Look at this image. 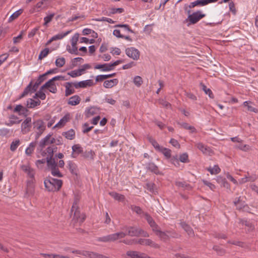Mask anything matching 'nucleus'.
<instances>
[{
  "label": "nucleus",
  "mask_w": 258,
  "mask_h": 258,
  "mask_svg": "<svg viewBox=\"0 0 258 258\" xmlns=\"http://www.w3.org/2000/svg\"><path fill=\"white\" fill-rule=\"evenodd\" d=\"M20 169L27 174V177L30 178V179H35V171L29 164L21 165Z\"/></svg>",
  "instance_id": "nucleus-10"
},
{
  "label": "nucleus",
  "mask_w": 258,
  "mask_h": 258,
  "mask_svg": "<svg viewBox=\"0 0 258 258\" xmlns=\"http://www.w3.org/2000/svg\"><path fill=\"white\" fill-rule=\"evenodd\" d=\"M50 82L49 84L48 87H47V89L49 91V92L52 93H55L57 92V88L56 86L54 83V82L53 81H51V79L48 80L47 81V83H49Z\"/></svg>",
  "instance_id": "nucleus-36"
},
{
  "label": "nucleus",
  "mask_w": 258,
  "mask_h": 258,
  "mask_svg": "<svg viewBox=\"0 0 258 258\" xmlns=\"http://www.w3.org/2000/svg\"><path fill=\"white\" fill-rule=\"evenodd\" d=\"M79 34L77 33L74 34L71 39V44L72 46H77L79 40Z\"/></svg>",
  "instance_id": "nucleus-56"
},
{
  "label": "nucleus",
  "mask_w": 258,
  "mask_h": 258,
  "mask_svg": "<svg viewBox=\"0 0 258 258\" xmlns=\"http://www.w3.org/2000/svg\"><path fill=\"white\" fill-rule=\"evenodd\" d=\"M54 15H55L54 13H52V14H50V15L47 16L46 17H44V23H43V25L47 26L48 23H50L52 21Z\"/></svg>",
  "instance_id": "nucleus-51"
},
{
  "label": "nucleus",
  "mask_w": 258,
  "mask_h": 258,
  "mask_svg": "<svg viewBox=\"0 0 258 258\" xmlns=\"http://www.w3.org/2000/svg\"><path fill=\"white\" fill-rule=\"evenodd\" d=\"M98 241L103 242H112V234L99 237L98 238Z\"/></svg>",
  "instance_id": "nucleus-39"
},
{
  "label": "nucleus",
  "mask_w": 258,
  "mask_h": 258,
  "mask_svg": "<svg viewBox=\"0 0 258 258\" xmlns=\"http://www.w3.org/2000/svg\"><path fill=\"white\" fill-rule=\"evenodd\" d=\"M70 119V114L69 113L66 114L62 118L60 119L58 122L55 124L54 127H62L64 126L66 123Z\"/></svg>",
  "instance_id": "nucleus-19"
},
{
  "label": "nucleus",
  "mask_w": 258,
  "mask_h": 258,
  "mask_svg": "<svg viewBox=\"0 0 258 258\" xmlns=\"http://www.w3.org/2000/svg\"><path fill=\"white\" fill-rule=\"evenodd\" d=\"M66 88L65 96H69L75 93V91L72 87V82H67L64 84Z\"/></svg>",
  "instance_id": "nucleus-16"
},
{
  "label": "nucleus",
  "mask_w": 258,
  "mask_h": 258,
  "mask_svg": "<svg viewBox=\"0 0 258 258\" xmlns=\"http://www.w3.org/2000/svg\"><path fill=\"white\" fill-rule=\"evenodd\" d=\"M72 153L71 157L73 158H76L81 153L83 152V148L80 144H76L72 146Z\"/></svg>",
  "instance_id": "nucleus-15"
},
{
  "label": "nucleus",
  "mask_w": 258,
  "mask_h": 258,
  "mask_svg": "<svg viewBox=\"0 0 258 258\" xmlns=\"http://www.w3.org/2000/svg\"><path fill=\"white\" fill-rule=\"evenodd\" d=\"M137 239H124L120 241V242H122L127 245L136 244Z\"/></svg>",
  "instance_id": "nucleus-63"
},
{
  "label": "nucleus",
  "mask_w": 258,
  "mask_h": 258,
  "mask_svg": "<svg viewBox=\"0 0 258 258\" xmlns=\"http://www.w3.org/2000/svg\"><path fill=\"white\" fill-rule=\"evenodd\" d=\"M95 69H100L103 72L110 71V68H108L107 64H98L94 67Z\"/></svg>",
  "instance_id": "nucleus-41"
},
{
  "label": "nucleus",
  "mask_w": 258,
  "mask_h": 258,
  "mask_svg": "<svg viewBox=\"0 0 258 258\" xmlns=\"http://www.w3.org/2000/svg\"><path fill=\"white\" fill-rule=\"evenodd\" d=\"M158 151L162 153L167 158H171V150L170 149L161 146Z\"/></svg>",
  "instance_id": "nucleus-34"
},
{
  "label": "nucleus",
  "mask_w": 258,
  "mask_h": 258,
  "mask_svg": "<svg viewBox=\"0 0 258 258\" xmlns=\"http://www.w3.org/2000/svg\"><path fill=\"white\" fill-rule=\"evenodd\" d=\"M35 179H29L27 181L26 195L28 196H33L35 191Z\"/></svg>",
  "instance_id": "nucleus-11"
},
{
  "label": "nucleus",
  "mask_w": 258,
  "mask_h": 258,
  "mask_svg": "<svg viewBox=\"0 0 258 258\" xmlns=\"http://www.w3.org/2000/svg\"><path fill=\"white\" fill-rule=\"evenodd\" d=\"M49 52V48H45V49H44L40 52V53L39 55V56H38V59H40V60L42 59L43 58L47 56V55L48 54Z\"/></svg>",
  "instance_id": "nucleus-49"
},
{
  "label": "nucleus",
  "mask_w": 258,
  "mask_h": 258,
  "mask_svg": "<svg viewBox=\"0 0 258 258\" xmlns=\"http://www.w3.org/2000/svg\"><path fill=\"white\" fill-rule=\"evenodd\" d=\"M88 126H89V124L87 122L85 123L83 125V133L84 134L88 133L93 128V126H91L90 127H89Z\"/></svg>",
  "instance_id": "nucleus-62"
},
{
  "label": "nucleus",
  "mask_w": 258,
  "mask_h": 258,
  "mask_svg": "<svg viewBox=\"0 0 258 258\" xmlns=\"http://www.w3.org/2000/svg\"><path fill=\"white\" fill-rule=\"evenodd\" d=\"M126 54L134 60H138L140 57V51L134 47L127 48L125 49Z\"/></svg>",
  "instance_id": "nucleus-7"
},
{
  "label": "nucleus",
  "mask_w": 258,
  "mask_h": 258,
  "mask_svg": "<svg viewBox=\"0 0 258 258\" xmlns=\"http://www.w3.org/2000/svg\"><path fill=\"white\" fill-rule=\"evenodd\" d=\"M67 50L71 54L75 55L80 54L77 46H72V48H71V46L68 45L67 46Z\"/></svg>",
  "instance_id": "nucleus-42"
},
{
  "label": "nucleus",
  "mask_w": 258,
  "mask_h": 258,
  "mask_svg": "<svg viewBox=\"0 0 258 258\" xmlns=\"http://www.w3.org/2000/svg\"><path fill=\"white\" fill-rule=\"evenodd\" d=\"M148 139L149 142L152 145L156 151H158L161 148L157 142L151 137H148Z\"/></svg>",
  "instance_id": "nucleus-40"
},
{
  "label": "nucleus",
  "mask_w": 258,
  "mask_h": 258,
  "mask_svg": "<svg viewBox=\"0 0 258 258\" xmlns=\"http://www.w3.org/2000/svg\"><path fill=\"white\" fill-rule=\"evenodd\" d=\"M80 101V97L78 95H76L69 98L68 103L69 105L75 106L79 104Z\"/></svg>",
  "instance_id": "nucleus-18"
},
{
  "label": "nucleus",
  "mask_w": 258,
  "mask_h": 258,
  "mask_svg": "<svg viewBox=\"0 0 258 258\" xmlns=\"http://www.w3.org/2000/svg\"><path fill=\"white\" fill-rule=\"evenodd\" d=\"M144 216L147 222L151 227L152 231L154 233L156 232L160 229L159 226L156 223L153 218L147 213L144 214Z\"/></svg>",
  "instance_id": "nucleus-8"
},
{
  "label": "nucleus",
  "mask_w": 258,
  "mask_h": 258,
  "mask_svg": "<svg viewBox=\"0 0 258 258\" xmlns=\"http://www.w3.org/2000/svg\"><path fill=\"white\" fill-rule=\"evenodd\" d=\"M41 101L39 100L35 101L33 99L29 98L27 101V106L28 108H32L40 104Z\"/></svg>",
  "instance_id": "nucleus-22"
},
{
  "label": "nucleus",
  "mask_w": 258,
  "mask_h": 258,
  "mask_svg": "<svg viewBox=\"0 0 258 258\" xmlns=\"http://www.w3.org/2000/svg\"><path fill=\"white\" fill-rule=\"evenodd\" d=\"M213 250L216 251L218 255L222 256L225 253V250L223 248L218 245H214L213 247Z\"/></svg>",
  "instance_id": "nucleus-45"
},
{
  "label": "nucleus",
  "mask_w": 258,
  "mask_h": 258,
  "mask_svg": "<svg viewBox=\"0 0 258 258\" xmlns=\"http://www.w3.org/2000/svg\"><path fill=\"white\" fill-rule=\"evenodd\" d=\"M131 209L133 211L136 212L138 214H143V215H144V214L145 213L143 211L142 209L139 206L132 205L131 206Z\"/></svg>",
  "instance_id": "nucleus-55"
},
{
  "label": "nucleus",
  "mask_w": 258,
  "mask_h": 258,
  "mask_svg": "<svg viewBox=\"0 0 258 258\" xmlns=\"http://www.w3.org/2000/svg\"><path fill=\"white\" fill-rule=\"evenodd\" d=\"M124 12L123 8H111L109 9V13L107 14L108 16H110L111 15L115 14L116 13H122Z\"/></svg>",
  "instance_id": "nucleus-44"
},
{
  "label": "nucleus",
  "mask_w": 258,
  "mask_h": 258,
  "mask_svg": "<svg viewBox=\"0 0 258 258\" xmlns=\"http://www.w3.org/2000/svg\"><path fill=\"white\" fill-rule=\"evenodd\" d=\"M46 162L48 168L51 169L57 166V164L55 162L54 158L51 157H46Z\"/></svg>",
  "instance_id": "nucleus-23"
},
{
  "label": "nucleus",
  "mask_w": 258,
  "mask_h": 258,
  "mask_svg": "<svg viewBox=\"0 0 258 258\" xmlns=\"http://www.w3.org/2000/svg\"><path fill=\"white\" fill-rule=\"evenodd\" d=\"M46 79V77L42 74L39 76L36 82L33 85V92H36L38 86Z\"/></svg>",
  "instance_id": "nucleus-20"
},
{
  "label": "nucleus",
  "mask_w": 258,
  "mask_h": 258,
  "mask_svg": "<svg viewBox=\"0 0 258 258\" xmlns=\"http://www.w3.org/2000/svg\"><path fill=\"white\" fill-rule=\"evenodd\" d=\"M44 184L46 189L48 191H58L62 185V181L60 179H57L48 176L44 181Z\"/></svg>",
  "instance_id": "nucleus-1"
},
{
  "label": "nucleus",
  "mask_w": 258,
  "mask_h": 258,
  "mask_svg": "<svg viewBox=\"0 0 258 258\" xmlns=\"http://www.w3.org/2000/svg\"><path fill=\"white\" fill-rule=\"evenodd\" d=\"M32 127V119L30 117H27L21 124V131L23 134H27L30 132Z\"/></svg>",
  "instance_id": "nucleus-6"
},
{
  "label": "nucleus",
  "mask_w": 258,
  "mask_h": 258,
  "mask_svg": "<svg viewBox=\"0 0 258 258\" xmlns=\"http://www.w3.org/2000/svg\"><path fill=\"white\" fill-rule=\"evenodd\" d=\"M62 135L67 139L73 140L75 138V132L74 130L71 129L67 132H63Z\"/></svg>",
  "instance_id": "nucleus-25"
},
{
  "label": "nucleus",
  "mask_w": 258,
  "mask_h": 258,
  "mask_svg": "<svg viewBox=\"0 0 258 258\" xmlns=\"http://www.w3.org/2000/svg\"><path fill=\"white\" fill-rule=\"evenodd\" d=\"M51 135L48 134L45 138L42 139L39 142L38 150H42L46 146L49 144H54L55 139L51 138Z\"/></svg>",
  "instance_id": "nucleus-5"
},
{
  "label": "nucleus",
  "mask_w": 258,
  "mask_h": 258,
  "mask_svg": "<svg viewBox=\"0 0 258 258\" xmlns=\"http://www.w3.org/2000/svg\"><path fill=\"white\" fill-rule=\"evenodd\" d=\"M126 235V234L123 232H120L112 234V242L124 238Z\"/></svg>",
  "instance_id": "nucleus-32"
},
{
  "label": "nucleus",
  "mask_w": 258,
  "mask_h": 258,
  "mask_svg": "<svg viewBox=\"0 0 258 258\" xmlns=\"http://www.w3.org/2000/svg\"><path fill=\"white\" fill-rule=\"evenodd\" d=\"M176 186L184 189L190 190L192 189L191 186L185 182L177 181L175 183Z\"/></svg>",
  "instance_id": "nucleus-35"
},
{
  "label": "nucleus",
  "mask_w": 258,
  "mask_h": 258,
  "mask_svg": "<svg viewBox=\"0 0 258 258\" xmlns=\"http://www.w3.org/2000/svg\"><path fill=\"white\" fill-rule=\"evenodd\" d=\"M133 82L135 85L138 87H140L143 82L142 78L139 76H137L134 78Z\"/></svg>",
  "instance_id": "nucleus-52"
},
{
  "label": "nucleus",
  "mask_w": 258,
  "mask_h": 258,
  "mask_svg": "<svg viewBox=\"0 0 258 258\" xmlns=\"http://www.w3.org/2000/svg\"><path fill=\"white\" fill-rule=\"evenodd\" d=\"M33 98H39L41 100H44L46 98V95L41 90H39L37 92L35 93V95L33 96Z\"/></svg>",
  "instance_id": "nucleus-54"
},
{
  "label": "nucleus",
  "mask_w": 258,
  "mask_h": 258,
  "mask_svg": "<svg viewBox=\"0 0 258 258\" xmlns=\"http://www.w3.org/2000/svg\"><path fill=\"white\" fill-rule=\"evenodd\" d=\"M244 202L241 199V197H239L236 199L233 202L234 205L236 207L237 209L241 210L244 207Z\"/></svg>",
  "instance_id": "nucleus-24"
},
{
  "label": "nucleus",
  "mask_w": 258,
  "mask_h": 258,
  "mask_svg": "<svg viewBox=\"0 0 258 258\" xmlns=\"http://www.w3.org/2000/svg\"><path fill=\"white\" fill-rule=\"evenodd\" d=\"M181 226L184 230L186 232L189 236H193L194 235V232L192 229L185 222L181 223Z\"/></svg>",
  "instance_id": "nucleus-28"
},
{
  "label": "nucleus",
  "mask_w": 258,
  "mask_h": 258,
  "mask_svg": "<svg viewBox=\"0 0 258 258\" xmlns=\"http://www.w3.org/2000/svg\"><path fill=\"white\" fill-rule=\"evenodd\" d=\"M184 10L188 15V17L185 20V21L188 23L187 24L188 26L197 23L200 20L206 16V15L203 14L201 11H197L191 14L190 10L187 9V7L184 8Z\"/></svg>",
  "instance_id": "nucleus-2"
},
{
  "label": "nucleus",
  "mask_w": 258,
  "mask_h": 258,
  "mask_svg": "<svg viewBox=\"0 0 258 258\" xmlns=\"http://www.w3.org/2000/svg\"><path fill=\"white\" fill-rule=\"evenodd\" d=\"M181 125L183 128L189 130L191 133H195L196 131V129L194 126L189 125L187 123H182L181 124Z\"/></svg>",
  "instance_id": "nucleus-47"
},
{
  "label": "nucleus",
  "mask_w": 258,
  "mask_h": 258,
  "mask_svg": "<svg viewBox=\"0 0 258 258\" xmlns=\"http://www.w3.org/2000/svg\"><path fill=\"white\" fill-rule=\"evenodd\" d=\"M95 83H94L92 80H87L85 81H80L81 88H85L87 87H91L94 86Z\"/></svg>",
  "instance_id": "nucleus-30"
},
{
  "label": "nucleus",
  "mask_w": 258,
  "mask_h": 258,
  "mask_svg": "<svg viewBox=\"0 0 258 258\" xmlns=\"http://www.w3.org/2000/svg\"><path fill=\"white\" fill-rule=\"evenodd\" d=\"M78 202L77 199L75 200L71 208V212L72 215L73 214H74V219H76L78 221L80 220V222H83L85 219V217L84 216H82L81 215L78 206Z\"/></svg>",
  "instance_id": "nucleus-4"
},
{
  "label": "nucleus",
  "mask_w": 258,
  "mask_h": 258,
  "mask_svg": "<svg viewBox=\"0 0 258 258\" xmlns=\"http://www.w3.org/2000/svg\"><path fill=\"white\" fill-rule=\"evenodd\" d=\"M206 6L205 0H197L194 2L191 3L188 5L189 9L193 8L196 6Z\"/></svg>",
  "instance_id": "nucleus-33"
},
{
  "label": "nucleus",
  "mask_w": 258,
  "mask_h": 258,
  "mask_svg": "<svg viewBox=\"0 0 258 258\" xmlns=\"http://www.w3.org/2000/svg\"><path fill=\"white\" fill-rule=\"evenodd\" d=\"M201 89L205 92L206 94H208L210 98H214V96L211 90V89L207 88L206 86L203 83H200Z\"/></svg>",
  "instance_id": "nucleus-31"
},
{
  "label": "nucleus",
  "mask_w": 258,
  "mask_h": 258,
  "mask_svg": "<svg viewBox=\"0 0 258 258\" xmlns=\"http://www.w3.org/2000/svg\"><path fill=\"white\" fill-rule=\"evenodd\" d=\"M19 144H20L19 140H17L14 141H13L11 144L10 150L12 151H15L18 148Z\"/></svg>",
  "instance_id": "nucleus-58"
},
{
  "label": "nucleus",
  "mask_w": 258,
  "mask_h": 258,
  "mask_svg": "<svg viewBox=\"0 0 258 258\" xmlns=\"http://www.w3.org/2000/svg\"><path fill=\"white\" fill-rule=\"evenodd\" d=\"M71 32V30H69L64 33H60V34L55 35L52 37L53 40L55 41L57 40L61 39L63 37H64L68 35Z\"/></svg>",
  "instance_id": "nucleus-43"
},
{
  "label": "nucleus",
  "mask_w": 258,
  "mask_h": 258,
  "mask_svg": "<svg viewBox=\"0 0 258 258\" xmlns=\"http://www.w3.org/2000/svg\"><path fill=\"white\" fill-rule=\"evenodd\" d=\"M55 65L59 68H61L63 67L65 63H66V60L64 57H60L58 58L55 60Z\"/></svg>",
  "instance_id": "nucleus-50"
},
{
  "label": "nucleus",
  "mask_w": 258,
  "mask_h": 258,
  "mask_svg": "<svg viewBox=\"0 0 258 258\" xmlns=\"http://www.w3.org/2000/svg\"><path fill=\"white\" fill-rule=\"evenodd\" d=\"M118 83L117 79H113L105 81L103 83V86L106 88H111L116 86Z\"/></svg>",
  "instance_id": "nucleus-17"
},
{
  "label": "nucleus",
  "mask_w": 258,
  "mask_h": 258,
  "mask_svg": "<svg viewBox=\"0 0 258 258\" xmlns=\"http://www.w3.org/2000/svg\"><path fill=\"white\" fill-rule=\"evenodd\" d=\"M68 166H69V169L70 171V172H71L72 174H76L77 175V165L76 164L73 162L72 161H69V163H68Z\"/></svg>",
  "instance_id": "nucleus-37"
},
{
  "label": "nucleus",
  "mask_w": 258,
  "mask_h": 258,
  "mask_svg": "<svg viewBox=\"0 0 258 258\" xmlns=\"http://www.w3.org/2000/svg\"><path fill=\"white\" fill-rule=\"evenodd\" d=\"M220 170L221 169L218 165H215L213 168H210L208 169V171L211 174H218L220 172Z\"/></svg>",
  "instance_id": "nucleus-57"
},
{
  "label": "nucleus",
  "mask_w": 258,
  "mask_h": 258,
  "mask_svg": "<svg viewBox=\"0 0 258 258\" xmlns=\"http://www.w3.org/2000/svg\"><path fill=\"white\" fill-rule=\"evenodd\" d=\"M9 122L7 123V125L8 126H11L14 124H19L22 121V119L18 120L19 118L14 114L11 115L9 116Z\"/></svg>",
  "instance_id": "nucleus-21"
},
{
  "label": "nucleus",
  "mask_w": 258,
  "mask_h": 258,
  "mask_svg": "<svg viewBox=\"0 0 258 258\" xmlns=\"http://www.w3.org/2000/svg\"><path fill=\"white\" fill-rule=\"evenodd\" d=\"M155 233L162 240L166 241L169 238V236L166 232L161 231L160 229Z\"/></svg>",
  "instance_id": "nucleus-29"
},
{
  "label": "nucleus",
  "mask_w": 258,
  "mask_h": 258,
  "mask_svg": "<svg viewBox=\"0 0 258 258\" xmlns=\"http://www.w3.org/2000/svg\"><path fill=\"white\" fill-rule=\"evenodd\" d=\"M115 27L123 28L125 30L134 33V31L131 29L130 26L127 24H118L114 26Z\"/></svg>",
  "instance_id": "nucleus-60"
},
{
  "label": "nucleus",
  "mask_w": 258,
  "mask_h": 258,
  "mask_svg": "<svg viewBox=\"0 0 258 258\" xmlns=\"http://www.w3.org/2000/svg\"><path fill=\"white\" fill-rule=\"evenodd\" d=\"M126 230L127 232V233H125L126 235L131 236L138 237L139 236H142L145 237H149V234L147 232L141 228H137V227H127Z\"/></svg>",
  "instance_id": "nucleus-3"
},
{
  "label": "nucleus",
  "mask_w": 258,
  "mask_h": 258,
  "mask_svg": "<svg viewBox=\"0 0 258 258\" xmlns=\"http://www.w3.org/2000/svg\"><path fill=\"white\" fill-rule=\"evenodd\" d=\"M109 194L112 198L118 201L123 202L125 200V197L123 195L114 191L110 192Z\"/></svg>",
  "instance_id": "nucleus-26"
},
{
  "label": "nucleus",
  "mask_w": 258,
  "mask_h": 258,
  "mask_svg": "<svg viewBox=\"0 0 258 258\" xmlns=\"http://www.w3.org/2000/svg\"><path fill=\"white\" fill-rule=\"evenodd\" d=\"M179 160L182 163H188L189 160L188 159V155L186 153H184L179 156Z\"/></svg>",
  "instance_id": "nucleus-48"
},
{
  "label": "nucleus",
  "mask_w": 258,
  "mask_h": 258,
  "mask_svg": "<svg viewBox=\"0 0 258 258\" xmlns=\"http://www.w3.org/2000/svg\"><path fill=\"white\" fill-rule=\"evenodd\" d=\"M50 170L51 174L53 176H56L58 177H62L63 176V175L60 172L57 166L50 169Z\"/></svg>",
  "instance_id": "nucleus-46"
},
{
  "label": "nucleus",
  "mask_w": 258,
  "mask_h": 258,
  "mask_svg": "<svg viewBox=\"0 0 258 258\" xmlns=\"http://www.w3.org/2000/svg\"><path fill=\"white\" fill-rule=\"evenodd\" d=\"M145 187L150 192H154L156 185L154 183L149 182L146 184Z\"/></svg>",
  "instance_id": "nucleus-59"
},
{
  "label": "nucleus",
  "mask_w": 258,
  "mask_h": 258,
  "mask_svg": "<svg viewBox=\"0 0 258 258\" xmlns=\"http://www.w3.org/2000/svg\"><path fill=\"white\" fill-rule=\"evenodd\" d=\"M146 168L148 170L152 172V173H155L157 175H161L162 174V172H160L158 169V167L157 165H155V163L153 162H149L146 164Z\"/></svg>",
  "instance_id": "nucleus-14"
},
{
  "label": "nucleus",
  "mask_w": 258,
  "mask_h": 258,
  "mask_svg": "<svg viewBox=\"0 0 258 258\" xmlns=\"http://www.w3.org/2000/svg\"><path fill=\"white\" fill-rule=\"evenodd\" d=\"M136 244L143 245H149L155 248H158L159 245L150 239H137Z\"/></svg>",
  "instance_id": "nucleus-9"
},
{
  "label": "nucleus",
  "mask_w": 258,
  "mask_h": 258,
  "mask_svg": "<svg viewBox=\"0 0 258 258\" xmlns=\"http://www.w3.org/2000/svg\"><path fill=\"white\" fill-rule=\"evenodd\" d=\"M197 147L204 154L211 156L214 154L213 151L209 147L205 146L202 143H198Z\"/></svg>",
  "instance_id": "nucleus-12"
},
{
  "label": "nucleus",
  "mask_w": 258,
  "mask_h": 258,
  "mask_svg": "<svg viewBox=\"0 0 258 258\" xmlns=\"http://www.w3.org/2000/svg\"><path fill=\"white\" fill-rule=\"evenodd\" d=\"M236 148L242 151H246L248 150L249 146L247 145H243L240 142L239 144L236 145Z\"/></svg>",
  "instance_id": "nucleus-64"
},
{
  "label": "nucleus",
  "mask_w": 258,
  "mask_h": 258,
  "mask_svg": "<svg viewBox=\"0 0 258 258\" xmlns=\"http://www.w3.org/2000/svg\"><path fill=\"white\" fill-rule=\"evenodd\" d=\"M36 141L31 142L28 148L25 150V153L27 155L30 156L33 152L35 147L37 144Z\"/></svg>",
  "instance_id": "nucleus-27"
},
{
  "label": "nucleus",
  "mask_w": 258,
  "mask_h": 258,
  "mask_svg": "<svg viewBox=\"0 0 258 258\" xmlns=\"http://www.w3.org/2000/svg\"><path fill=\"white\" fill-rule=\"evenodd\" d=\"M95 155V153L92 150H90L89 151H86L83 154V157L85 158H90L91 159H94V156Z\"/></svg>",
  "instance_id": "nucleus-61"
},
{
  "label": "nucleus",
  "mask_w": 258,
  "mask_h": 258,
  "mask_svg": "<svg viewBox=\"0 0 258 258\" xmlns=\"http://www.w3.org/2000/svg\"><path fill=\"white\" fill-rule=\"evenodd\" d=\"M33 128L37 130V132H43L45 130L44 122L41 119H37L33 122Z\"/></svg>",
  "instance_id": "nucleus-13"
},
{
  "label": "nucleus",
  "mask_w": 258,
  "mask_h": 258,
  "mask_svg": "<svg viewBox=\"0 0 258 258\" xmlns=\"http://www.w3.org/2000/svg\"><path fill=\"white\" fill-rule=\"evenodd\" d=\"M95 253L89 251L82 250L81 255L90 258H94L95 255H96Z\"/></svg>",
  "instance_id": "nucleus-53"
},
{
  "label": "nucleus",
  "mask_w": 258,
  "mask_h": 258,
  "mask_svg": "<svg viewBox=\"0 0 258 258\" xmlns=\"http://www.w3.org/2000/svg\"><path fill=\"white\" fill-rule=\"evenodd\" d=\"M23 9H19V10L14 12L9 18V22H11L17 19L23 13Z\"/></svg>",
  "instance_id": "nucleus-38"
}]
</instances>
